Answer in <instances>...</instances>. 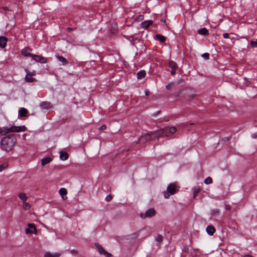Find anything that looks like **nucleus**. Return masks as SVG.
I'll return each instance as SVG.
<instances>
[{
  "label": "nucleus",
  "mask_w": 257,
  "mask_h": 257,
  "mask_svg": "<svg viewBox=\"0 0 257 257\" xmlns=\"http://www.w3.org/2000/svg\"><path fill=\"white\" fill-rule=\"evenodd\" d=\"M16 138L13 135H8L1 140V148L3 150L9 152L13 150L16 143Z\"/></svg>",
  "instance_id": "f257e3e1"
},
{
  "label": "nucleus",
  "mask_w": 257,
  "mask_h": 257,
  "mask_svg": "<svg viewBox=\"0 0 257 257\" xmlns=\"http://www.w3.org/2000/svg\"><path fill=\"white\" fill-rule=\"evenodd\" d=\"M169 130V127H166L160 131L150 132V133L143 136L142 139L147 141L149 140H151L152 137H164L169 136L170 135V134L169 132V130Z\"/></svg>",
  "instance_id": "f03ea898"
},
{
  "label": "nucleus",
  "mask_w": 257,
  "mask_h": 257,
  "mask_svg": "<svg viewBox=\"0 0 257 257\" xmlns=\"http://www.w3.org/2000/svg\"><path fill=\"white\" fill-rule=\"evenodd\" d=\"M26 127L25 125L3 127H0V134L4 136L11 132L19 133L25 132L26 131Z\"/></svg>",
  "instance_id": "7ed1b4c3"
},
{
  "label": "nucleus",
  "mask_w": 257,
  "mask_h": 257,
  "mask_svg": "<svg viewBox=\"0 0 257 257\" xmlns=\"http://www.w3.org/2000/svg\"><path fill=\"white\" fill-rule=\"evenodd\" d=\"M176 185L175 183L170 184L167 188L166 192H164V197L168 198L171 195H173L176 192Z\"/></svg>",
  "instance_id": "20e7f679"
},
{
  "label": "nucleus",
  "mask_w": 257,
  "mask_h": 257,
  "mask_svg": "<svg viewBox=\"0 0 257 257\" xmlns=\"http://www.w3.org/2000/svg\"><path fill=\"white\" fill-rule=\"evenodd\" d=\"M95 246L97 248L98 251L101 255H103L105 257H111V254L106 251L100 245L95 243Z\"/></svg>",
  "instance_id": "39448f33"
},
{
  "label": "nucleus",
  "mask_w": 257,
  "mask_h": 257,
  "mask_svg": "<svg viewBox=\"0 0 257 257\" xmlns=\"http://www.w3.org/2000/svg\"><path fill=\"white\" fill-rule=\"evenodd\" d=\"M32 58L34 60L38 62L41 63H46L47 62V59L46 58L39 55L34 54L32 56Z\"/></svg>",
  "instance_id": "423d86ee"
},
{
  "label": "nucleus",
  "mask_w": 257,
  "mask_h": 257,
  "mask_svg": "<svg viewBox=\"0 0 257 257\" xmlns=\"http://www.w3.org/2000/svg\"><path fill=\"white\" fill-rule=\"evenodd\" d=\"M28 228L26 229V233L30 234L34 232V233L36 234L37 229L34 224L29 223L28 224Z\"/></svg>",
  "instance_id": "0eeeda50"
},
{
  "label": "nucleus",
  "mask_w": 257,
  "mask_h": 257,
  "mask_svg": "<svg viewBox=\"0 0 257 257\" xmlns=\"http://www.w3.org/2000/svg\"><path fill=\"white\" fill-rule=\"evenodd\" d=\"M44 257H61V253L59 252H46L44 254Z\"/></svg>",
  "instance_id": "6e6552de"
},
{
  "label": "nucleus",
  "mask_w": 257,
  "mask_h": 257,
  "mask_svg": "<svg viewBox=\"0 0 257 257\" xmlns=\"http://www.w3.org/2000/svg\"><path fill=\"white\" fill-rule=\"evenodd\" d=\"M26 72V76L25 77L26 80L28 82H33L35 81V79L30 75V72L27 69L25 70Z\"/></svg>",
  "instance_id": "1a4fd4ad"
},
{
  "label": "nucleus",
  "mask_w": 257,
  "mask_h": 257,
  "mask_svg": "<svg viewBox=\"0 0 257 257\" xmlns=\"http://www.w3.org/2000/svg\"><path fill=\"white\" fill-rule=\"evenodd\" d=\"M8 40L6 37L4 36L0 37V47L2 48H4L6 47Z\"/></svg>",
  "instance_id": "9d476101"
},
{
  "label": "nucleus",
  "mask_w": 257,
  "mask_h": 257,
  "mask_svg": "<svg viewBox=\"0 0 257 257\" xmlns=\"http://www.w3.org/2000/svg\"><path fill=\"white\" fill-rule=\"evenodd\" d=\"M59 193L61 196L62 197V199L65 200L67 198V197H66V195L67 194V191L66 189L64 188H61L60 189L59 191Z\"/></svg>",
  "instance_id": "9b49d317"
},
{
  "label": "nucleus",
  "mask_w": 257,
  "mask_h": 257,
  "mask_svg": "<svg viewBox=\"0 0 257 257\" xmlns=\"http://www.w3.org/2000/svg\"><path fill=\"white\" fill-rule=\"evenodd\" d=\"M59 153L60 158L61 160H62V161H65L68 159L69 157V155L67 152L61 151L59 152Z\"/></svg>",
  "instance_id": "f8f14e48"
},
{
  "label": "nucleus",
  "mask_w": 257,
  "mask_h": 257,
  "mask_svg": "<svg viewBox=\"0 0 257 257\" xmlns=\"http://www.w3.org/2000/svg\"><path fill=\"white\" fill-rule=\"evenodd\" d=\"M155 214V211L154 209L151 208L147 210L145 215V217H150L154 216Z\"/></svg>",
  "instance_id": "ddd939ff"
},
{
  "label": "nucleus",
  "mask_w": 257,
  "mask_h": 257,
  "mask_svg": "<svg viewBox=\"0 0 257 257\" xmlns=\"http://www.w3.org/2000/svg\"><path fill=\"white\" fill-rule=\"evenodd\" d=\"M206 231L210 235H212L215 231V228L212 225H209L206 227Z\"/></svg>",
  "instance_id": "4468645a"
},
{
  "label": "nucleus",
  "mask_w": 257,
  "mask_h": 257,
  "mask_svg": "<svg viewBox=\"0 0 257 257\" xmlns=\"http://www.w3.org/2000/svg\"><path fill=\"white\" fill-rule=\"evenodd\" d=\"M153 23L152 21H146L141 24L142 27L144 29H147Z\"/></svg>",
  "instance_id": "2eb2a0df"
},
{
  "label": "nucleus",
  "mask_w": 257,
  "mask_h": 257,
  "mask_svg": "<svg viewBox=\"0 0 257 257\" xmlns=\"http://www.w3.org/2000/svg\"><path fill=\"white\" fill-rule=\"evenodd\" d=\"M52 160V159L49 157L43 158L41 160V164L42 166H44L48 163H49Z\"/></svg>",
  "instance_id": "dca6fc26"
},
{
  "label": "nucleus",
  "mask_w": 257,
  "mask_h": 257,
  "mask_svg": "<svg viewBox=\"0 0 257 257\" xmlns=\"http://www.w3.org/2000/svg\"><path fill=\"white\" fill-rule=\"evenodd\" d=\"M19 198L23 202L26 201L28 197L25 193L21 192L18 194Z\"/></svg>",
  "instance_id": "f3484780"
},
{
  "label": "nucleus",
  "mask_w": 257,
  "mask_h": 257,
  "mask_svg": "<svg viewBox=\"0 0 257 257\" xmlns=\"http://www.w3.org/2000/svg\"><path fill=\"white\" fill-rule=\"evenodd\" d=\"M198 33L200 35H207L209 34L208 31L205 28L200 29L198 30Z\"/></svg>",
  "instance_id": "a211bd4d"
},
{
  "label": "nucleus",
  "mask_w": 257,
  "mask_h": 257,
  "mask_svg": "<svg viewBox=\"0 0 257 257\" xmlns=\"http://www.w3.org/2000/svg\"><path fill=\"white\" fill-rule=\"evenodd\" d=\"M27 113H28L27 110L24 107L21 108L19 110V114L22 117L26 116L27 115Z\"/></svg>",
  "instance_id": "6ab92c4d"
},
{
  "label": "nucleus",
  "mask_w": 257,
  "mask_h": 257,
  "mask_svg": "<svg viewBox=\"0 0 257 257\" xmlns=\"http://www.w3.org/2000/svg\"><path fill=\"white\" fill-rule=\"evenodd\" d=\"M155 37H156V40L159 41L161 43L164 42L166 40L165 37H164L161 35H160V34L156 35L155 36Z\"/></svg>",
  "instance_id": "aec40b11"
},
{
  "label": "nucleus",
  "mask_w": 257,
  "mask_h": 257,
  "mask_svg": "<svg viewBox=\"0 0 257 257\" xmlns=\"http://www.w3.org/2000/svg\"><path fill=\"white\" fill-rule=\"evenodd\" d=\"M27 48H25L22 50V54L25 56V57H32V56H33V54H31L28 52Z\"/></svg>",
  "instance_id": "412c9836"
},
{
  "label": "nucleus",
  "mask_w": 257,
  "mask_h": 257,
  "mask_svg": "<svg viewBox=\"0 0 257 257\" xmlns=\"http://www.w3.org/2000/svg\"><path fill=\"white\" fill-rule=\"evenodd\" d=\"M146 76V72L145 71H140L137 73V78L139 79L144 78Z\"/></svg>",
  "instance_id": "4be33fe9"
},
{
  "label": "nucleus",
  "mask_w": 257,
  "mask_h": 257,
  "mask_svg": "<svg viewBox=\"0 0 257 257\" xmlns=\"http://www.w3.org/2000/svg\"><path fill=\"white\" fill-rule=\"evenodd\" d=\"M40 106L43 108L45 109H48L50 108L51 106V103L49 102H43L40 104Z\"/></svg>",
  "instance_id": "5701e85b"
},
{
  "label": "nucleus",
  "mask_w": 257,
  "mask_h": 257,
  "mask_svg": "<svg viewBox=\"0 0 257 257\" xmlns=\"http://www.w3.org/2000/svg\"><path fill=\"white\" fill-rule=\"evenodd\" d=\"M57 58L60 62L62 63L63 65H66L67 61L64 57H63L62 56H57Z\"/></svg>",
  "instance_id": "b1692460"
},
{
  "label": "nucleus",
  "mask_w": 257,
  "mask_h": 257,
  "mask_svg": "<svg viewBox=\"0 0 257 257\" xmlns=\"http://www.w3.org/2000/svg\"><path fill=\"white\" fill-rule=\"evenodd\" d=\"M23 208L24 210H29L31 208V205L29 202L26 201L23 202Z\"/></svg>",
  "instance_id": "393cba45"
},
{
  "label": "nucleus",
  "mask_w": 257,
  "mask_h": 257,
  "mask_svg": "<svg viewBox=\"0 0 257 257\" xmlns=\"http://www.w3.org/2000/svg\"><path fill=\"white\" fill-rule=\"evenodd\" d=\"M169 66L171 69H176L177 67L176 63L173 61H170L169 63Z\"/></svg>",
  "instance_id": "a878e982"
},
{
  "label": "nucleus",
  "mask_w": 257,
  "mask_h": 257,
  "mask_svg": "<svg viewBox=\"0 0 257 257\" xmlns=\"http://www.w3.org/2000/svg\"><path fill=\"white\" fill-rule=\"evenodd\" d=\"M8 167V164L6 162L1 165H0V172H2L4 170L7 168Z\"/></svg>",
  "instance_id": "bb28decb"
},
{
  "label": "nucleus",
  "mask_w": 257,
  "mask_h": 257,
  "mask_svg": "<svg viewBox=\"0 0 257 257\" xmlns=\"http://www.w3.org/2000/svg\"><path fill=\"white\" fill-rule=\"evenodd\" d=\"M212 183V179L211 177H208L206 178L204 180V183L206 184H210Z\"/></svg>",
  "instance_id": "cd10ccee"
},
{
  "label": "nucleus",
  "mask_w": 257,
  "mask_h": 257,
  "mask_svg": "<svg viewBox=\"0 0 257 257\" xmlns=\"http://www.w3.org/2000/svg\"><path fill=\"white\" fill-rule=\"evenodd\" d=\"M250 45L252 47L257 48V39L255 40L250 41Z\"/></svg>",
  "instance_id": "c85d7f7f"
},
{
  "label": "nucleus",
  "mask_w": 257,
  "mask_h": 257,
  "mask_svg": "<svg viewBox=\"0 0 257 257\" xmlns=\"http://www.w3.org/2000/svg\"><path fill=\"white\" fill-rule=\"evenodd\" d=\"M169 130L170 134L171 135V134H173L175 133L176 132L177 129L175 127H169Z\"/></svg>",
  "instance_id": "c756f323"
},
{
  "label": "nucleus",
  "mask_w": 257,
  "mask_h": 257,
  "mask_svg": "<svg viewBox=\"0 0 257 257\" xmlns=\"http://www.w3.org/2000/svg\"><path fill=\"white\" fill-rule=\"evenodd\" d=\"M156 241L158 242V243H161L162 240H163V236L161 235H158L157 237H156Z\"/></svg>",
  "instance_id": "7c9ffc66"
},
{
  "label": "nucleus",
  "mask_w": 257,
  "mask_h": 257,
  "mask_svg": "<svg viewBox=\"0 0 257 257\" xmlns=\"http://www.w3.org/2000/svg\"><path fill=\"white\" fill-rule=\"evenodd\" d=\"M200 191V189L199 188H196L194 189L193 193H194V197L195 198L196 195Z\"/></svg>",
  "instance_id": "2f4dec72"
},
{
  "label": "nucleus",
  "mask_w": 257,
  "mask_h": 257,
  "mask_svg": "<svg viewBox=\"0 0 257 257\" xmlns=\"http://www.w3.org/2000/svg\"><path fill=\"white\" fill-rule=\"evenodd\" d=\"M202 57L206 60H208L209 58V54L208 53H204L202 55Z\"/></svg>",
  "instance_id": "473e14b6"
},
{
  "label": "nucleus",
  "mask_w": 257,
  "mask_h": 257,
  "mask_svg": "<svg viewBox=\"0 0 257 257\" xmlns=\"http://www.w3.org/2000/svg\"><path fill=\"white\" fill-rule=\"evenodd\" d=\"M173 85H174V83H171L167 84L166 85V87L167 89H171Z\"/></svg>",
  "instance_id": "72a5a7b5"
},
{
  "label": "nucleus",
  "mask_w": 257,
  "mask_h": 257,
  "mask_svg": "<svg viewBox=\"0 0 257 257\" xmlns=\"http://www.w3.org/2000/svg\"><path fill=\"white\" fill-rule=\"evenodd\" d=\"M112 199V196L111 195H108L106 197V200L107 202L110 201Z\"/></svg>",
  "instance_id": "f704fd0d"
},
{
  "label": "nucleus",
  "mask_w": 257,
  "mask_h": 257,
  "mask_svg": "<svg viewBox=\"0 0 257 257\" xmlns=\"http://www.w3.org/2000/svg\"><path fill=\"white\" fill-rule=\"evenodd\" d=\"M223 37L224 39H228L229 38V34L227 33H225L223 34Z\"/></svg>",
  "instance_id": "c9c22d12"
},
{
  "label": "nucleus",
  "mask_w": 257,
  "mask_h": 257,
  "mask_svg": "<svg viewBox=\"0 0 257 257\" xmlns=\"http://www.w3.org/2000/svg\"><path fill=\"white\" fill-rule=\"evenodd\" d=\"M106 128V126L104 124L102 125L99 128V130H104Z\"/></svg>",
  "instance_id": "e433bc0d"
},
{
  "label": "nucleus",
  "mask_w": 257,
  "mask_h": 257,
  "mask_svg": "<svg viewBox=\"0 0 257 257\" xmlns=\"http://www.w3.org/2000/svg\"><path fill=\"white\" fill-rule=\"evenodd\" d=\"M176 69H172V70H171V74H172V75H175V73H176V72H175Z\"/></svg>",
  "instance_id": "4c0bfd02"
},
{
  "label": "nucleus",
  "mask_w": 257,
  "mask_h": 257,
  "mask_svg": "<svg viewBox=\"0 0 257 257\" xmlns=\"http://www.w3.org/2000/svg\"><path fill=\"white\" fill-rule=\"evenodd\" d=\"M36 74V71H33L32 72H30V75L33 77V76H35Z\"/></svg>",
  "instance_id": "58836bf2"
},
{
  "label": "nucleus",
  "mask_w": 257,
  "mask_h": 257,
  "mask_svg": "<svg viewBox=\"0 0 257 257\" xmlns=\"http://www.w3.org/2000/svg\"><path fill=\"white\" fill-rule=\"evenodd\" d=\"M252 137L254 139H257V134H253Z\"/></svg>",
  "instance_id": "ea45409f"
},
{
  "label": "nucleus",
  "mask_w": 257,
  "mask_h": 257,
  "mask_svg": "<svg viewBox=\"0 0 257 257\" xmlns=\"http://www.w3.org/2000/svg\"><path fill=\"white\" fill-rule=\"evenodd\" d=\"M225 208L227 210H229V209H230V206L229 205H226L225 206Z\"/></svg>",
  "instance_id": "a19ab883"
},
{
  "label": "nucleus",
  "mask_w": 257,
  "mask_h": 257,
  "mask_svg": "<svg viewBox=\"0 0 257 257\" xmlns=\"http://www.w3.org/2000/svg\"><path fill=\"white\" fill-rule=\"evenodd\" d=\"M149 91L148 90H145V94L148 96V95H149Z\"/></svg>",
  "instance_id": "79ce46f5"
},
{
  "label": "nucleus",
  "mask_w": 257,
  "mask_h": 257,
  "mask_svg": "<svg viewBox=\"0 0 257 257\" xmlns=\"http://www.w3.org/2000/svg\"><path fill=\"white\" fill-rule=\"evenodd\" d=\"M244 257H253V256L249 254H245V255H244Z\"/></svg>",
  "instance_id": "37998d69"
},
{
  "label": "nucleus",
  "mask_w": 257,
  "mask_h": 257,
  "mask_svg": "<svg viewBox=\"0 0 257 257\" xmlns=\"http://www.w3.org/2000/svg\"><path fill=\"white\" fill-rule=\"evenodd\" d=\"M71 252L72 253H77V251L76 250H72Z\"/></svg>",
  "instance_id": "c03bdc74"
},
{
  "label": "nucleus",
  "mask_w": 257,
  "mask_h": 257,
  "mask_svg": "<svg viewBox=\"0 0 257 257\" xmlns=\"http://www.w3.org/2000/svg\"><path fill=\"white\" fill-rule=\"evenodd\" d=\"M140 19H142V17H143V16H140Z\"/></svg>",
  "instance_id": "a18cd8bd"
},
{
  "label": "nucleus",
  "mask_w": 257,
  "mask_h": 257,
  "mask_svg": "<svg viewBox=\"0 0 257 257\" xmlns=\"http://www.w3.org/2000/svg\"><path fill=\"white\" fill-rule=\"evenodd\" d=\"M140 19H142V17H143V16H140Z\"/></svg>",
  "instance_id": "49530a36"
},
{
  "label": "nucleus",
  "mask_w": 257,
  "mask_h": 257,
  "mask_svg": "<svg viewBox=\"0 0 257 257\" xmlns=\"http://www.w3.org/2000/svg\"><path fill=\"white\" fill-rule=\"evenodd\" d=\"M141 216L142 217H143V215H142V214H141Z\"/></svg>",
  "instance_id": "de8ad7c7"
},
{
  "label": "nucleus",
  "mask_w": 257,
  "mask_h": 257,
  "mask_svg": "<svg viewBox=\"0 0 257 257\" xmlns=\"http://www.w3.org/2000/svg\"><path fill=\"white\" fill-rule=\"evenodd\" d=\"M134 235H136V236H137V233H135Z\"/></svg>",
  "instance_id": "09e8293b"
}]
</instances>
